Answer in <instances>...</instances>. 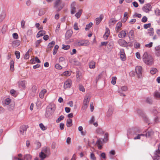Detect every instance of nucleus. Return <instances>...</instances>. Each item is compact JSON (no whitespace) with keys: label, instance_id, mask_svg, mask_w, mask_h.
I'll return each mask as SVG.
<instances>
[{"label":"nucleus","instance_id":"obj_1","mask_svg":"<svg viewBox=\"0 0 160 160\" xmlns=\"http://www.w3.org/2000/svg\"><path fill=\"white\" fill-rule=\"evenodd\" d=\"M142 60L146 64L150 65L153 62V58L152 57L149 55L147 52H145L142 56Z\"/></svg>","mask_w":160,"mask_h":160},{"label":"nucleus","instance_id":"obj_2","mask_svg":"<svg viewBox=\"0 0 160 160\" xmlns=\"http://www.w3.org/2000/svg\"><path fill=\"white\" fill-rule=\"evenodd\" d=\"M55 106L54 104L49 105L46 108L45 114L46 117H48L51 115V113L55 111Z\"/></svg>","mask_w":160,"mask_h":160},{"label":"nucleus","instance_id":"obj_3","mask_svg":"<svg viewBox=\"0 0 160 160\" xmlns=\"http://www.w3.org/2000/svg\"><path fill=\"white\" fill-rule=\"evenodd\" d=\"M75 44L78 47L81 46H86L90 44V42L88 40L83 39L76 41Z\"/></svg>","mask_w":160,"mask_h":160},{"label":"nucleus","instance_id":"obj_4","mask_svg":"<svg viewBox=\"0 0 160 160\" xmlns=\"http://www.w3.org/2000/svg\"><path fill=\"white\" fill-rule=\"evenodd\" d=\"M140 132V130L138 129H130L128 131L127 136L129 138L131 136H133L136 135L137 133Z\"/></svg>","mask_w":160,"mask_h":160},{"label":"nucleus","instance_id":"obj_5","mask_svg":"<svg viewBox=\"0 0 160 160\" xmlns=\"http://www.w3.org/2000/svg\"><path fill=\"white\" fill-rule=\"evenodd\" d=\"M61 0H56L54 3V6L57 9V10L60 11L64 6V4L61 5Z\"/></svg>","mask_w":160,"mask_h":160},{"label":"nucleus","instance_id":"obj_6","mask_svg":"<svg viewBox=\"0 0 160 160\" xmlns=\"http://www.w3.org/2000/svg\"><path fill=\"white\" fill-rule=\"evenodd\" d=\"M152 158L154 160H157V159H158V158H160V144L158 146V150L155 151L154 155Z\"/></svg>","mask_w":160,"mask_h":160},{"label":"nucleus","instance_id":"obj_7","mask_svg":"<svg viewBox=\"0 0 160 160\" xmlns=\"http://www.w3.org/2000/svg\"><path fill=\"white\" fill-rule=\"evenodd\" d=\"M152 8L151 4L148 3L144 5L142 8V10L144 12L148 13L151 10Z\"/></svg>","mask_w":160,"mask_h":160},{"label":"nucleus","instance_id":"obj_8","mask_svg":"<svg viewBox=\"0 0 160 160\" xmlns=\"http://www.w3.org/2000/svg\"><path fill=\"white\" fill-rule=\"evenodd\" d=\"M136 73L138 78H141L142 76V68L141 66H137L135 68Z\"/></svg>","mask_w":160,"mask_h":160},{"label":"nucleus","instance_id":"obj_9","mask_svg":"<svg viewBox=\"0 0 160 160\" xmlns=\"http://www.w3.org/2000/svg\"><path fill=\"white\" fill-rule=\"evenodd\" d=\"M128 31L126 30H123L120 31L118 34V37L121 38H124L126 36Z\"/></svg>","mask_w":160,"mask_h":160},{"label":"nucleus","instance_id":"obj_10","mask_svg":"<svg viewBox=\"0 0 160 160\" xmlns=\"http://www.w3.org/2000/svg\"><path fill=\"white\" fill-rule=\"evenodd\" d=\"M28 127L27 125H23L21 126L20 128V134L24 135L26 132Z\"/></svg>","mask_w":160,"mask_h":160},{"label":"nucleus","instance_id":"obj_11","mask_svg":"<svg viewBox=\"0 0 160 160\" xmlns=\"http://www.w3.org/2000/svg\"><path fill=\"white\" fill-rule=\"evenodd\" d=\"M72 84V81L70 79H68L64 83V88L65 89L69 88Z\"/></svg>","mask_w":160,"mask_h":160},{"label":"nucleus","instance_id":"obj_12","mask_svg":"<svg viewBox=\"0 0 160 160\" xmlns=\"http://www.w3.org/2000/svg\"><path fill=\"white\" fill-rule=\"evenodd\" d=\"M119 44L122 47H126L128 46V43L124 39H120L118 41Z\"/></svg>","mask_w":160,"mask_h":160},{"label":"nucleus","instance_id":"obj_13","mask_svg":"<svg viewBox=\"0 0 160 160\" xmlns=\"http://www.w3.org/2000/svg\"><path fill=\"white\" fill-rule=\"evenodd\" d=\"M120 58L121 60L124 61L126 59V56L123 49H121L119 52Z\"/></svg>","mask_w":160,"mask_h":160},{"label":"nucleus","instance_id":"obj_14","mask_svg":"<svg viewBox=\"0 0 160 160\" xmlns=\"http://www.w3.org/2000/svg\"><path fill=\"white\" fill-rule=\"evenodd\" d=\"M76 4L75 2H72L71 5V13L72 14H74L76 12V9L75 6Z\"/></svg>","mask_w":160,"mask_h":160},{"label":"nucleus","instance_id":"obj_15","mask_svg":"<svg viewBox=\"0 0 160 160\" xmlns=\"http://www.w3.org/2000/svg\"><path fill=\"white\" fill-rule=\"evenodd\" d=\"M103 142L104 140L102 138H100L98 140L97 144L99 149H101L102 148Z\"/></svg>","mask_w":160,"mask_h":160},{"label":"nucleus","instance_id":"obj_16","mask_svg":"<svg viewBox=\"0 0 160 160\" xmlns=\"http://www.w3.org/2000/svg\"><path fill=\"white\" fill-rule=\"evenodd\" d=\"M41 152H42L46 155H48L50 153V149L47 147H43L42 149Z\"/></svg>","mask_w":160,"mask_h":160},{"label":"nucleus","instance_id":"obj_17","mask_svg":"<svg viewBox=\"0 0 160 160\" xmlns=\"http://www.w3.org/2000/svg\"><path fill=\"white\" fill-rule=\"evenodd\" d=\"M15 104L13 102H12L10 105L7 106L8 110L12 112L14 110V109Z\"/></svg>","mask_w":160,"mask_h":160},{"label":"nucleus","instance_id":"obj_18","mask_svg":"<svg viewBox=\"0 0 160 160\" xmlns=\"http://www.w3.org/2000/svg\"><path fill=\"white\" fill-rule=\"evenodd\" d=\"M122 26V23L121 22H118L115 28V30L117 33L120 30V28Z\"/></svg>","mask_w":160,"mask_h":160},{"label":"nucleus","instance_id":"obj_19","mask_svg":"<svg viewBox=\"0 0 160 160\" xmlns=\"http://www.w3.org/2000/svg\"><path fill=\"white\" fill-rule=\"evenodd\" d=\"M109 33L110 30L108 28H106L105 33L103 36V38L105 40H106L107 39L109 35Z\"/></svg>","mask_w":160,"mask_h":160},{"label":"nucleus","instance_id":"obj_20","mask_svg":"<svg viewBox=\"0 0 160 160\" xmlns=\"http://www.w3.org/2000/svg\"><path fill=\"white\" fill-rule=\"evenodd\" d=\"M21 42L19 40H15L12 42V46L14 47L18 46L20 44Z\"/></svg>","mask_w":160,"mask_h":160},{"label":"nucleus","instance_id":"obj_21","mask_svg":"<svg viewBox=\"0 0 160 160\" xmlns=\"http://www.w3.org/2000/svg\"><path fill=\"white\" fill-rule=\"evenodd\" d=\"M103 15H101L99 17L97 18H96V23L97 25L99 24L101 22L103 19Z\"/></svg>","mask_w":160,"mask_h":160},{"label":"nucleus","instance_id":"obj_22","mask_svg":"<svg viewBox=\"0 0 160 160\" xmlns=\"http://www.w3.org/2000/svg\"><path fill=\"white\" fill-rule=\"evenodd\" d=\"M72 31L71 30L68 31L65 34V37L67 39L69 38L72 35Z\"/></svg>","mask_w":160,"mask_h":160},{"label":"nucleus","instance_id":"obj_23","mask_svg":"<svg viewBox=\"0 0 160 160\" xmlns=\"http://www.w3.org/2000/svg\"><path fill=\"white\" fill-rule=\"evenodd\" d=\"M113 109L112 107H110L107 113V116L108 117H110L113 113Z\"/></svg>","mask_w":160,"mask_h":160},{"label":"nucleus","instance_id":"obj_24","mask_svg":"<svg viewBox=\"0 0 160 160\" xmlns=\"http://www.w3.org/2000/svg\"><path fill=\"white\" fill-rule=\"evenodd\" d=\"M46 33V32L43 30H40L38 33L37 35V37L38 38L41 36H42L45 35Z\"/></svg>","mask_w":160,"mask_h":160},{"label":"nucleus","instance_id":"obj_25","mask_svg":"<svg viewBox=\"0 0 160 160\" xmlns=\"http://www.w3.org/2000/svg\"><path fill=\"white\" fill-rule=\"evenodd\" d=\"M90 98V95L88 94H87L84 98L83 102L89 103Z\"/></svg>","mask_w":160,"mask_h":160},{"label":"nucleus","instance_id":"obj_26","mask_svg":"<svg viewBox=\"0 0 160 160\" xmlns=\"http://www.w3.org/2000/svg\"><path fill=\"white\" fill-rule=\"evenodd\" d=\"M47 92V90L45 89H44L42 90L40 92L39 96L41 98H43L44 96L45 93Z\"/></svg>","mask_w":160,"mask_h":160},{"label":"nucleus","instance_id":"obj_27","mask_svg":"<svg viewBox=\"0 0 160 160\" xmlns=\"http://www.w3.org/2000/svg\"><path fill=\"white\" fill-rule=\"evenodd\" d=\"M31 158L30 154H26L24 156L23 158H22L21 160H31Z\"/></svg>","mask_w":160,"mask_h":160},{"label":"nucleus","instance_id":"obj_28","mask_svg":"<svg viewBox=\"0 0 160 160\" xmlns=\"http://www.w3.org/2000/svg\"><path fill=\"white\" fill-rule=\"evenodd\" d=\"M96 132L97 134L100 135H103L104 133L102 129L100 128H98L96 129Z\"/></svg>","mask_w":160,"mask_h":160},{"label":"nucleus","instance_id":"obj_29","mask_svg":"<svg viewBox=\"0 0 160 160\" xmlns=\"http://www.w3.org/2000/svg\"><path fill=\"white\" fill-rule=\"evenodd\" d=\"M148 33L150 36H152L154 34V30L152 28H150L148 30Z\"/></svg>","mask_w":160,"mask_h":160},{"label":"nucleus","instance_id":"obj_30","mask_svg":"<svg viewBox=\"0 0 160 160\" xmlns=\"http://www.w3.org/2000/svg\"><path fill=\"white\" fill-rule=\"evenodd\" d=\"M153 134V132L152 131H148L145 133V137L146 138H149Z\"/></svg>","mask_w":160,"mask_h":160},{"label":"nucleus","instance_id":"obj_31","mask_svg":"<svg viewBox=\"0 0 160 160\" xmlns=\"http://www.w3.org/2000/svg\"><path fill=\"white\" fill-rule=\"evenodd\" d=\"M55 44V42L54 41H52L49 43L48 45V48H50V49L53 47V46Z\"/></svg>","mask_w":160,"mask_h":160},{"label":"nucleus","instance_id":"obj_32","mask_svg":"<svg viewBox=\"0 0 160 160\" xmlns=\"http://www.w3.org/2000/svg\"><path fill=\"white\" fill-rule=\"evenodd\" d=\"M128 88L127 87L122 86L118 89V92L121 93V91H126L127 90Z\"/></svg>","mask_w":160,"mask_h":160},{"label":"nucleus","instance_id":"obj_33","mask_svg":"<svg viewBox=\"0 0 160 160\" xmlns=\"http://www.w3.org/2000/svg\"><path fill=\"white\" fill-rule=\"evenodd\" d=\"M128 37L130 38H134V32L133 30H131L128 33Z\"/></svg>","mask_w":160,"mask_h":160},{"label":"nucleus","instance_id":"obj_34","mask_svg":"<svg viewBox=\"0 0 160 160\" xmlns=\"http://www.w3.org/2000/svg\"><path fill=\"white\" fill-rule=\"evenodd\" d=\"M72 120L70 118L68 119L67 121V126L68 127H69L72 125Z\"/></svg>","mask_w":160,"mask_h":160},{"label":"nucleus","instance_id":"obj_35","mask_svg":"<svg viewBox=\"0 0 160 160\" xmlns=\"http://www.w3.org/2000/svg\"><path fill=\"white\" fill-rule=\"evenodd\" d=\"M117 20H116L114 18H111V19L109 21V24L110 25H114L116 22Z\"/></svg>","mask_w":160,"mask_h":160},{"label":"nucleus","instance_id":"obj_36","mask_svg":"<svg viewBox=\"0 0 160 160\" xmlns=\"http://www.w3.org/2000/svg\"><path fill=\"white\" fill-rule=\"evenodd\" d=\"M89 68L93 69L95 68V62L94 61H91L89 63Z\"/></svg>","mask_w":160,"mask_h":160},{"label":"nucleus","instance_id":"obj_37","mask_svg":"<svg viewBox=\"0 0 160 160\" xmlns=\"http://www.w3.org/2000/svg\"><path fill=\"white\" fill-rule=\"evenodd\" d=\"M14 63L13 60H12L10 62V68L12 71H13L14 70Z\"/></svg>","mask_w":160,"mask_h":160},{"label":"nucleus","instance_id":"obj_38","mask_svg":"<svg viewBox=\"0 0 160 160\" xmlns=\"http://www.w3.org/2000/svg\"><path fill=\"white\" fill-rule=\"evenodd\" d=\"M58 48L59 46L58 45H55L53 51V55H55L57 53Z\"/></svg>","mask_w":160,"mask_h":160},{"label":"nucleus","instance_id":"obj_39","mask_svg":"<svg viewBox=\"0 0 160 160\" xmlns=\"http://www.w3.org/2000/svg\"><path fill=\"white\" fill-rule=\"evenodd\" d=\"M71 74V72L70 71H66L63 73V75L66 76H69Z\"/></svg>","mask_w":160,"mask_h":160},{"label":"nucleus","instance_id":"obj_40","mask_svg":"<svg viewBox=\"0 0 160 160\" xmlns=\"http://www.w3.org/2000/svg\"><path fill=\"white\" fill-rule=\"evenodd\" d=\"M154 96L156 98L160 99V92L156 91L154 92Z\"/></svg>","mask_w":160,"mask_h":160},{"label":"nucleus","instance_id":"obj_41","mask_svg":"<svg viewBox=\"0 0 160 160\" xmlns=\"http://www.w3.org/2000/svg\"><path fill=\"white\" fill-rule=\"evenodd\" d=\"M92 22H90L89 24L87 25L85 28V30L87 31L92 26Z\"/></svg>","mask_w":160,"mask_h":160},{"label":"nucleus","instance_id":"obj_42","mask_svg":"<svg viewBox=\"0 0 160 160\" xmlns=\"http://www.w3.org/2000/svg\"><path fill=\"white\" fill-rule=\"evenodd\" d=\"M82 12V11L81 10H79V11L75 14V16L78 18H79L81 16Z\"/></svg>","mask_w":160,"mask_h":160},{"label":"nucleus","instance_id":"obj_43","mask_svg":"<svg viewBox=\"0 0 160 160\" xmlns=\"http://www.w3.org/2000/svg\"><path fill=\"white\" fill-rule=\"evenodd\" d=\"M117 78L116 77H112L111 83L113 85H115L116 83V81Z\"/></svg>","mask_w":160,"mask_h":160},{"label":"nucleus","instance_id":"obj_44","mask_svg":"<svg viewBox=\"0 0 160 160\" xmlns=\"http://www.w3.org/2000/svg\"><path fill=\"white\" fill-rule=\"evenodd\" d=\"M157 69L155 68H152L150 70V73L152 74H154L157 72Z\"/></svg>","mask_w":160,"mask_h":160},{"label":"nucleus","instance_id":"obj_45","mask_svg":"<svg viewBox=\"0 0 160 160\" xmlns=\"http://www.w3.org/2000/svg\"><path fill=\"white\" fill-rule=\"evenodd\" d=\"M46 155H45L42 152H41L39 154V157L41 160H43L44 158H46Z\"/></svg>","mask_w":160,"mask_h":160},{"label":"nucleus","instance_id":"obj_46","mask_svg":"<svg viewBox=\"0 0 160 160\" xmlns=\"http://www.w3.org/2000/svg\"><path fill=\"white\" fill-rule=\"evenodd\" d=\"M64 118V117L63 115H61L56 120V122L58 123L61 121Z\"/></svg>","mask_w":160,"mask_h":160},{"label":"nucleus","instance_id":"obj_47","mask_svg":"<svg viewBox=\"0 0 160 160\" xmlns=\"http://www.w3.org/2000/svg\"><path fill=\"white\" fill-rule=\"evenodd\" d=\"M11 100L9 98H7L5 99L4 101L5 104L6 105H8L11 102Z\"/></svg>","mask_w":160,"mask_h":160},{"label":"nucleus","instance_id":"obj_48","mask_svg":"<svg viewBox=\"0 0 160 160\" xmlns=\"http://www.w3.org/2000/svg\"><path fill=\"white\" fill-rule=\"evenodd\" d=\"M20 86H21L23 88H25V82L24 81H21L19 83Z\"/></svg>","mask_w":160,"mask_h":160},{"label":"nucleus","instance_id":"obj_49","mask_svg":"<svg viewBox=\"0 0 160 160\" xmlns=\"http://www.w3.org/2000/svg\"><path fill=\"white\" fill-rule=\"evenodd\" d=\"M60 27V24L59 23H58L56 27V28L55 30L56 33L57 34H58L59 32V29Z\"/></svg>","mask_w":160,"mask_h":160},{"label":"nucleus","instance_id":"obj_50","mask_svg":"<svg viewBox=\"0 0 160 160\" xmlns=\"http://www.w3.org/2000/svg\"><path fill=\"white\" fill-rule=\"evenodd\" d=\"M90 157L92 160H96V158L94 154L93 153H91Z\"/></svg>","mask_w":160,"mask_h":160},{"label":"nucleus","instance_id":"obj_51","mask_svg":"<svg viewBox=\"0 0 160 160\" xmlns=\"http://www.w3.org/2000/svg\"><path fill=\"white\" fill-rule=\"evenodd\" d=\"M42 40L41 39L37 40L35 42L36 47L38 48L39 47V44L42 42Z\"/></svg>","mask_w":160,"mask_h":160},{"label":"nucleus","instance_id":"obj_52","mask_svg":"<svg viewBox=\"0 0 160 160\" xmlns=\"http://www.w3.org/2000/svg\"><path fill=\"white\" fill-rule=\"evenodd\" d=\"M39 127L43 131L45 130L46 129V128L44 126L42 123L39 124Z\"/></svg>","mask_w":160,"mask_h":160},{"label":"nucleus","instance_id":"obj_53","mask_svg":"<svg viewBox=\"0 0 160 160\" xmlns=\"http://www.w3.org/2000/svg\"><path fill=\"white\" fill-rule=\"evenodd\" d=\"M70 46L69 45H65L63 44L62 45V48L65 50H67L69 49Z\"/></svg>","mask_w":160,"mask_h":160},{"label":"nucleus","instance_id":"obj_54","mask_svg":"<svg viewBox=\"0 0 160 160\" xmlns=\"http://www.w3.org/2000/svg\"><path fill=\"white\" fill-rule=\"evenodd\" d=\"M35 144L37 146V147L36 148V149H38L40 148L41 144L39 142L36 141L35 142Z\"/></svg>","mask_w":160,"mask_h":160},{"label":"nucleus","instance_id":"obj_55","mask_svg":"<svg viewBox=\"0 0 160 160\" xmlns=\"http://www.w3.org/2000/svg\"><path fill=\"white\" fill-rule=\"evenodd\" d=\"M15 54L16 56V58L18 59L20 58V52L18 51L15 52Z\"/></svg>","mask_w":160,"mask_h":160},{"label":"nucleus","instance_id":"obj_56","mask_svg":"<svg viewBox=\"0 0 160 160\" xmlns=\"http://www.w3.org/2000/svg\"><path fill=\"white\" fill-rule=\"evenodd\" d=\"M74 29L76 30H79V28L78 26V23L76 22L74 23L73 25Z\"/></svg>","mask_w":160,"mask_h":160},{"label":"nucleus","instance_id":"obj_57","mask_svg":"<svg viewBox=\"0 0 160 160\" xmlns=\"http://www.w3.org/2000/svg\"><path fill=\"white\" fill-rule=\"evenodd\" d=\"M55 67L57 69L60 70L62 68V67L58 63L56 64L55 65Z\"/></svg>","mask_w":160,"mask_h":160},{"label":"nucleus","instance_id":"obj_58","mask_svg":"<svg viewBox=\"0 0 160 160\" xmlns=\"http://www.w3.org/2000/svg\"><path fill=\"white\" fill-rule=\"evenodd\" d=\"M37 89V88L36 86L34 85L32 88V91L35 94L36 93Z\"/></svg>","mask_w":160,"mask_h":160},{"label":"nucleus","instance_id":"obj_59","mask_svg":"<svg viewBox=\"0 0 160 160\" xmlns=\"http://www.w3.org/2000/svg\"><path fill=\"white\" fill-rule=\"evenodd\" d=\"M100 158H102L104 159H105L106 158V156L105 153L104 152L102 153L99 155Z\"/></svg>","mask_w":160,"mask_h":160},{"label":"nucleus","instance_id":"obj_60","mask_svg":"<svg viewBox=\"0 0 160 160\" xmlns=\"http://www.w3.org/2000/svg\"><path fill=\"white\" fill-rule=\"evenodd\" d=\"M108 134L107 133H105L104 138L103 139L104 142H106L108 140Z\"/></svg>","mask_w":160,"mask_h":160},{"label":"nucleus","instance_id":"obj_61","mask_svg":"<svg viewBox=\"0 0 160 160\" xmlns=\"http://www.w3.org/2000/svg\"><path fill=\"white\" fill-rule=\"evenodd\" d=\"M153 44L152 42H150L148 44H146L145 45V46L146 47L150 48L152 47Z\"/></svg>","mask_w":160,"mask_h":160},{"label":"nucleus","instance_id":"obj_62","mask_svg":"<svg viewBox=\"0 0 160 160\" xmlns=\"http://www.w3.org/2000/svg\"><path fill=\"white\" fill-rule=\"evenodd\" d=\"M151 24L150 23H149L147 24H145L144 25L143 27L145 29H147L148 28H150L151 27Z\"/></svg>","mask_w":160,"mask_h":160},{"label":"nucleus","instance_id":"obj_63","mask_svg":"<svg viewBox=\"0 0 160 160\" xmlns=\"http://www.w3.org/2000/svg\"><path fill=\"white\" fill-rule=\"evenodd\" d=\"M45 13L43 9H41L39 10L38 15L39 16H42Z\"/></svg>","mask_w":160,"mask_h":160},{"label":"nucleus","instance_id":"obj_64","mask_svg":"<svg viewBox=\"0 0 160 160\" xmlns=\"http://www.w3.org/2000/svg\"><path fill=\"white\" fill-rule=\"evenodd\" d=\"M155 13L156 16H159L160 15V11L159 9L156 10H155Z\"/></svg>","mask_w":160,"mask_h":160}]
</instances>
